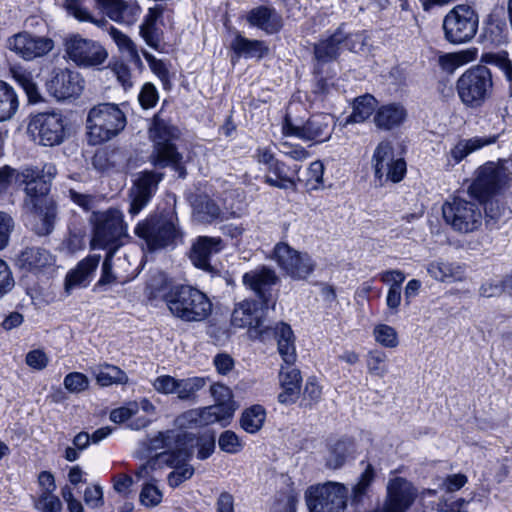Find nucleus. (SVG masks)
Wrapping results in <instances>:
<instances>
[{"mask_svg":"<svg viewBox=\"0 0 512 512\" xmlns=\"http://www.w3.org/2000/svg\"><path fill=\"white\" fill-rule=\"evenodd\" d=\"M57 175L55 164L28 166L18 172L16 179L24 185V209L33 215L32 229L39 236L49 235L57 219L56 202L49 197L53 179Z\"/></svg>","mask_w":512,"mask_h":512,"instance_id":"f257e3e1","label":"nucleus"},{"mask_svg":"<svg viewBox=\"0 0 512 512\" xmlns=\"http://www.w3.org/2000/svg\"><path fill=\"white\" fill-rule=\"evenodd\" d=\"M134 233L149 252L175 247L183 243L184 236L175 213L151 214L136 225Z\"/></svg>","mask_w":512,"mask_h":512,"instance_id":"f03ea898","label":"nucleus"},{"mask_svg":"<svg viewBox=\"0 0 512 512\" xmlns=\"http://www.w3.org/2000/svg\"><path fill=\"white\" fill-rule=\"evenodd\" d=\"M149 137L153 143L151 163L160 168L171 167L180 178H184L186 169L182 162L183 156L178 152L175 144V141L180 138L178 127L155 115L149 128Z\"/></svg>","mask_w":512,"mask_h":512,"instance_id":"7ed1b4c3","label":"nucleus"},{"mask_svg":"<svg viewBox=\"0 0 512 512\" xmlns=\"http://www.w3.org/2000/svg\"><path fill=\"white\" fill-rule=\"evenodd\" d=\"M163 299L170 313L183 322H202L212 313L213 304L201 290L191 285L173 286Z\"/></svg>","mask_w":512,"mask_h":512,"instance_id":"20e7f679","label":"nucleus"},{"mask_svg":"<svg viewBox=\"0 0 512 512\" xmlns=\"http://www.w3.org/2000/svg\"><path fill=\"white\" fill-rule=\"evenodd\" d=\"M275 339L278 344V352L287 365L286 367L282 366L279 373L283 391L278 395V400L283 404L294 403L300 393L302 377L300 371L292 367L296 361V349L291 327L286 323L279 324L275 328Z\"/></svg>","mask_w":512,"mask_h":512,"instance_id":"39448f33","label":"nucleus"},{"mask_svg":"<svg viewBox=\"0 0 512 512\" xmlns=\"http://www.w3.org/2000/svg\"><path fill=\"white\" fill-rule=\"evenodd\" d=\"M90 222L92 224L90 243L92 249L116 252L129 238L124 215L117 208L93 212Z\"/></svg>","mask_w":512,"mask_h":512,"instance_id":"423d86ee","label":"nucleus"},{"mask_svg":"<svg viewBox=\"0 0 512 512\" xmlns=\"http://www.w3.org/2000/svg\"><path fill=\"white\" fill-rule=\"evenodd\" d=\"M124 112L114 103L93 106L86 118L88 141L92 145L102 144L119 135L126 127Z\"/></svg>","mask_w":512,"mask_h":512,"instance_id":"0eeeda50","label":"nucleus"},{"mask_svg":"<svg viewBox=\"0 0 512 512\" xmlns=\"http://www.w3.org/2000/svg\"><path fill=\"white\" fill-rule=\"evenodd\" d=\"M461 103L470 109L482 107L494 92L492 71L485 65H475L463 72L456 81Z\"/></svg>","mask_w":512,"mask_h":512,"instance_id":"6e6552de","label":"nucleus"},{"mask_svg":"<svg viewBox=\"0 0 512 512\" xmlns=\"http://www.w3.org/2000/svg\"><path fill=\"white\" fill-rule=\"evenodd\" d=\"M477 13L468 5H457L443 19L444 38L451 44L471 41L478 30Z\"/></svg>","mask_w":512,"mask_h":512,"instance_id":"1a4fd4ad","label":"nucleus"},{"mask_svg":"<svg viewBox=\"0 0 512 512\" xmlns=\"http://www.w3.org/2000/svg\"><path fill=\"white\" fill-rule=\"evenodd\" d=\"M444 221L451 228L460 233H470L477 230L482 224V211L476 202L453 197L442 206Z\"/></svg>","mask_w":512,"mask_h":512,"instance_id":"9d476101","label":"nucleus"},{"mask_svg":"<svg viewBox=\"0 0 512 512\" xmlns=\"http://www.w3.org/2000/svg\"><path fill=\"white\" fill-rule=\"evenodd\" d=\"M335 121L332 115L320 113L309 117L304 123L294 122L287 114L282 123L284 136H294L303 141L323 143L330 139Z\"/></svg>","mask_w":512,"mask_h":512,"instance_id":"9b49d317","label":"nucleus"},{"mask_svg":"<svg viewBox=\"0 0 512 512\" xmlns=\"http://www.w3.org/2000/svg\"><path fill=\"white\" fill-rule=\"evenodd\" d=\"M511 179L512 174L503 162H487L478 168L469 193L478 200H485L499 193Z\"/></svg>","mask_w":512,"mask_h":512,"instance_id":"f8f14e48","label":"nucleus"},{"mask_svg":"<svg viewBox=\"0 0 512 512\" xmlns=\"http://www.w3.org/2000/svg\"><path fill=\"white\" fill-rule=\"evenodd\" d=\"M348 489L338 482L311 486L306 491L309 512H342L347 505Z\"/></svg>","mask_w":512,"mask_h":512,"instance_id":"ddd939ff","label":"nucleus"},{"mask_svg":"<svg viewBox=\"0 0 512 512\" xmlns=\"http://www.w3.org/2000/svg\"><path fill=\"white\" fill-rule=\"evenodd\" d=\"M263 308H260L254 300H245L239 303L233 310L231 323L234 327H249L250 336L265 341L270 336L275 337V328L265 324ZM282 322H280L281 324Z\"/></svg>","mask_w":512,"mask_h":512,"instance_id":"4468645a","label":"nucleus"},{"mask_svg":"<svg viewBox=\"0 0 512 512\" xmlns=\"http://www.w3.org/2000/svg\"><path fill=\"white\" fill-rule=\"evenodd\" d=\"M273 259L286 275L295 280H305L316 266L308 253L297 251L285 242L276 244Z\"/></svg>","mask_w":512,"mask_h":512,"instance_id":"2eb2a0df","label":"nucleus"},{"mask_svg":"<svg viewBox=\"0 0 512 512\" xmlns=\"http://www.w3.org/2000/svg\"><path fill=\"white\" fill-rule=\"evenodd\" d=\"M64 50L68 58L80 67L102 65L108 57L105 48L98 42L72 34L64 40Z\"/></svg>","mask_w":512,"mask_h":512,"instance_id":"dca6fc26","label":"nucleus"},{"mask_svg":"<svg viewBox=\"0 0 512 512\" xmlns=\"http://www.w3.org/2000/svg\"><path fill=\"white\" fill-rule=\"evenodd\" d=\"M375 183L383 186L387 181L400 182L406 174V162L402 158L394 159V150L390 142L378 144L373 154Z\"/></svg>","mask_w":512,"mask_h":512,"instance_id":"f3484780","label":"nucleus"},{"mask_svg":"<svg viewBox=\"0 0 512 512\" xmlns=\"http://www.w3.org/2000/svg\"><path fill=\"white\" fill-rule=\"evenodd\" d=\"M28 131L38 139L39 144L48 147L61 144L66 136L63 116L57 112H44L32 116Z\"/></svg>","mask_w":512,"mask_h":512,"instance_id":"a211bd4d","label":"nucleus"},{"mask_svg":"<svg viewBox=\"0 0 512 512\" xmlns=\"http://www.w3.org/2000/svg\"><path fill=\"white\" fill-rule=\"evenodd\" d=\"M83 83L78 72L68 68H54L46 82V87L50 95L57 100H67L81 94Z\"/></svg>","mask_w":512,"mask_h":512,"instance_id":"6ab92c4d","label":"nucleus"},{"mask_svg":"<svg viewBox=\"0 0 512 512\" xmlns=\"http://www.w3.org/2000/svg\"><path fill=\"white\" fill-rule=\"evenodd\" d=\"M7 47L24 60H33L52 51L54 41L48 37L20 32L8 38Z\"/></svg>","mask_w":512,"mask_h":512,"instance_id":"aec40b11","label":"nucleus"},{"mask_svg":"<svg viewBox=\"0 0 512 512\" xmlns=\"http://www.w3.org/2000/svg\"><path fill=\"white\" fill-rule=\"evenodd\" d=\"M279 281L276 272L267 266H261L246 272L242 277L245 287L254 292L255 296L266 308L269 305L274 308L275 299L272 294V287Z\"/></svg>","mask_w":512,"mask_h":512,"instance_id":"412c9836","label":"nucleus"},{"mask_svg":"<svg viewBox=\"0 0 512 512\" xmlns=\"http://www.w3.org/2000/svg\"><path fill=\"white\" fill-rule=\"evenodd\" d=\"M162 174L154 171L142 172L131 189L132 198L129 213L136 216L149 203L158 188Z\"/></svg>","mask_w":512,"mask_h":512,"instance_id":"4be33fe9","label":"nucleus"},{"mask_svg":"<svg viewBox=\"0 0 512 512\" xmlns=\"http://www.w3.org/2000/svg\"><path fill=\"white\" fill-rule=\"evenodd\" d=\"M223 248V240L220 237L200 236L192 246L190 259L197 268L208 273H214L215 270L210 263V258Z\"/></svg>","mask_w":512,"mask_h":512,"instance_id":"5701e85b","label":"nucleus"},{"mask_svg":"<svg viewBox=\"0 0 512 512\" xmlns=\"http://www.w3.org/2000/svg\"><path fill=\"white\" fill-rule=\"evenodd\" d=\"M99 8L113 21L121 24H134L140 13L141 7L136 1L125 0H95Z\"/></svg>","mask_w":512,"mask_h":512,"instance_id":"b1692460","label":"nucleus"},{"mask_svg":"<svg viewBox=\"0 0 512 512\" xmlns=\"http://www.w3.org/2000/svg\"><path fill=\"white\" fill-rule=\"evenodd\" d=\"M345 40L344 25H340L333 34L321 39L314 45V58L317 61L315 73L320 74V65L335 61L342 50Z\"/></svg>","mask_w":512,"mask_h":512,"instance_id":"393cba45","label":"nucleus"},{"mask_svg":"<svg viewBox=\"0 0 512 512\" xmlns=\"http://www.w3.org/2000/svg\"><path fill=\"white\" fill-rule=\"evenodd\" d=\"M22 270L32 273L42 272L55 264V257L45 248L27 247L17 257Z\"/></svg>","mask_w":512,"mask_h":512,"instance_id":"a878e982","label":"nucleus"},{"mask_svg":"<svg viewBox=\"0 0 512 512\" xmlns=\"http://www.w3.org/2000/svg\"><path fill=\"white\" fill-rule=\"evenodd\" d=\"M100 260L101 256L99 254L88 255L81 260L77 266L67 274L65 279L66 290L88 286L94 277Z\"/></svg>","mask_w":512,"mask_h":512,"instance_id":"bb28decb","label":"nucleus"},{"mask_svg":"<svg viewBox=\"0 0 512 512\" xmlns=\"http://www.w3.org/2000/svg\"><path fill=\"white\" fill-rule=\"evenodd\" d=\"M387 490L389 498L387 503L401 512H405L412 505L416 497V490L412 484L401 477L391 480Z\"/></svg>","mask_w":512,"mask_h":512,"instance_id":"cd10ccee","label":"nucleus"},{"mask_svg":"<svg viewBox=\"0 0 512 512\" xmlns=\"http://www.w3.org/2000/svg\"><path fill=\"white\" fill-rule=\"evenodd\" d=\"M300 166L288 167L284 162L277 160L267 169L264 182L272 187L287 190H296L294 176L298 174Z\"/></svg>","mask_w":512,"mask_h":512,"instance_id":"c85d7f7f","label":"nucleus"},{"mask_svg":"<svg viewBox=\"0 0 512 512\" xmlns=\"http://www.w3.org/2000/svg\"><path fill=\"white\" fill-rule=\"evenodd\" d=\"M247 20L252 26H256L267 33H275L282 27V19L274 8L259 6L252 9Z\"/></svg>","mask_w":512,"mask_h":512,"instance_id":"c756f323","label":"nucleus"},{"mask_svg":"<svg viewBox=\"0 0 512 512\" xmlns=\"http://www.w3.org/2000/svg\"><path fill=\"white\" fill-rule=\"evenodd\" d=\"M407 111L397 103H390L379 107L374 115L375 125L379 129L391 130L400 126L406 119Z\"/></svg>","mask_w":512,"mask_h":512,"instance_id":"7c9ffc66","label":"nucleus"},{"mask_svg":"<svg viewBox=\"0 0 512 512\" xmlns=\"http://www.w3.org/2000/svg\"><path fill=\"white\" fill-rule=\"evenodd\" d=\"M91 373L95 377L97 384L101 387L123 385L128 382V376L121 368L108 363L93 367Z\"/></svg>","mask_w":512,"mask_h":512,"instance_id":"2f4dec72","label":"nucleus"},{"mask_svg":"<svg viewBox=\"0 0 512 512\" xmlns=\"http://www.w3.org/2000/svg\"><path fill=\"white\" fill-rule=\"evenodd\" d=\"M20 106L18 94L14 87L0 80V122L11 120Z\"/></svg>","mask_w":512,"mask_h":512,"instance_id":"473e14b6","label":"nucleus"},{"mask_svg":"<svg viewBox=\"0 0 512 512\" xmlns=\"http://www.w3.org/2000/svg\"><path fill=\"white\" fill-rule=\"evenodd\" d=\"M163 14V7L156 5L148 9L143 23L140 25V35L144 41L152 48H157L160 42L158 28L156 27L157 20Z\"/></svg>","mask_w":512,"mask_h":512,"instance_id":"72a5a7b5","label":"nucleus"},{"mask_svg":"<svg viewBox=\"0 0 512 512\" xmlns=\"http://www.w3.org/2000/svg\"><path fill=\"white\" fill-rule=\"evenodd\" d=\"M427 272L432 278L441 282L461 280L464 273L461 265L441 259L430 262L427 265Z\"/></svg>","mask_w":512,"mask_h":512,"instance_id":"f704fd0d","label":"nucleus"},{"mask_svg":"<svg viewBox=\"0 0 512 512\" xmlns=\"http://www.w3.org/2000/svg\"><path fill=\"white\" fill-rule=\"evenodd\" d=\"M496 140L497 136L473 137L470 139H462L450 150L449 155L453 159L454 163L457 164L461 162L470 153L484 146L493 144L496 142Z\"/></svg>","mask_w":512,"mask_h":512,"instance_id":"c9c22d12","label":"nucleus"},{"mask_svg":"<svg viewBox=\"0 0 512 512\" xmlns=\"http://www.w3.org/2000/svg\"><path fill=\"white\" fill-rule=\"evenodd\" d=\"M192 440L193 435L190 433L189 438L182 440L181 443H177V446L158 453L155 458L156 462L163 463L171 468H177L187 463L189 454L186 446Z\"/></svg>","mask_w":512,"mask_h":512,"instance_id":"e433bc0d","label":"nucleus"},{"mask_svg":"<svg viewBox=\"0 0 512 512\" xmlns=\"http://www.w3.org/2000/svg\"><path fill=\"white\" fill-rule=\"evenodd\" d=\"M377 100L371 94H365L355 98L353 111L346 119V123H362L366 121L376 110Z\"/></svg>","mask_w":512,"mask_h":512,"instance_id":"4c0bfd02","label":"nucleus"},{"mask_svg":"<svg viewBox=\"0 0 512 512\" xmlns=\"http://www.w3.org/2000/svg\"><path fill=\"white\" fill-rule=\"evenodd\" d=\"M189 436L190 433L188 432H178L175 430L159 432L149 440L148 449L150 451H165L167 449H171V447L177 446V443H181L182 440L188 439Z\"/></svg>","mask_w":512,"mask_h":512,"instance_id":"58836bf2","label":"nucleus"},{"mask_svg":"<svg viewBox=\"0 0 512 512\" xmlns=\"http://www.w3.org/2000/svg\"><path fill=\"white\" fill-rule=\"evenodd\" d=\"M194 215L198 221L211 223L221 215L219 206L207 196H199L194 202Z\"/></svg>","mask_w":512,"mask_h":512,"instance_id":"ea45409f","label":"nucleus"},{"mask_svg":"<svg viewBox=\"0 0 512 512\" xmlns=\"http://www.w3.org/2000/svg\"><path fill=\"white\" fill-rule=\"evenodd\" d=\"M476 57V49H467L460 52L447 53L439 57V65L443 70L447 72H453L458 67L474 61Z\"/></svg>","mask_w":512,"mask_h":512,"instance_id":"a19ab883","label":"nucleus"},{"mask_svg":"<svg viewBox=\"0 0 512 512\" xmlns=\"http://www.w3.org/2000/svg\"><path fill=\"white\" fill-rule=\"evenodd\" d=\"M265 417V409L261 405H253L242 413L240 426L248 433H256L263 426Z\"/></svg>","mask_w":512,"mask_h":512,"instance_id":"79ce46f5","label":"nucleus"},{"mask_svg":"<svg viewBox=\"0 0 512 512\" xmlns=\"http://www.w3.org/2000/svg\"><path fill=\"white\" fill-rule=\"evenodd\" d=\"M197 410L201 427L230 418L233 414V409L230 405H212Z\"/></svg>","mask_w":512,"mask_h":512,"instance_id":"37998d69","label":"nucleus"},{"mask_svg":"<svg viewBox=\"0 0 512 512\" xmlns=\"http://www.w3.org/2000/svg\"><path fill=\"white\" fill-rule=\"evenodd\" d=\"M232 49L238 55L245 57H262L267 51L264 43L259 40H249L238 35L232 42Z\"/></svg>","mask_w":512,"mask_h":512,"instance_id":"c03bdc74","label":"nucleus"},{"mask_svg":"<svg viewBox=\"0 0 512 512\" xmlns=\"http://www.w3.org/2000/svg\"><path fill=\"white\" fill-rule=\"evenodd\" d=\"M64 7L68 14L81 22H90L98 27H103L108 24L104 18L96 19L92 16L89 10L83 6L81 0H65Z\"/></svg>","mask_w":512,"mask_h":512,"instance_id":"a18cd8bd","label":"nucleus"},{"mask_svg":"<svg viewBox=\"0 0 512 512\" xmlns=\"http://www.w3.org/2000/svg\"><path fill=\"white\" fill-rule=\"evenodd\" d=\"M206 385L203 377H191L177 380L176 394L181 400L193 399L196 393Z\"/></svg>","mask_w":512,"mask_h":512,"instance_id":"49530a36","label":"nucleus"},{"mask_svg":"<svg viewBox=\"0 0 512 512\" xmlns=\"http://www.w3.org/2000/svg\"><path fill=\"white\" fill-rule=\"evenodd\" d=\"M484 202V211H485V220L486 225L491 228L494 227L503 217L507 214V207L500 202L499 199L494 198H486L485 200H480Z\"/></svg>","mask_w":512,"mask_h":512,"instance_id":"de8ad7c7","label":"nucleus"},{"mask_svg":"<svg viewBox=\"0 0 512 512\" xmlns=\"http://www.w3.org/2000/svg\"><path fill=\"white\" fill-rule=\"evenodd\" d=\"M375 341L386 348H395L399 344L396 330L387 324H378L373 329Z\"/></svg>","mask_w":512,"mask_h":512,"instance_id":"09e8293b","label":"nucleus"},{"mask_svg":"<svg viewBox=\"0 0 512 512\" xmlns=\"http://www.w3.org/2000/svg\"><path fill=\"white\" fill-rule=\"evenodd\" d=\"M349 449L346 441H337L329 448L326 464L329 468L338 469L346 461Z\"/></svg>","mask_w":512,"mask_h":512,"instance_id":"8fccbe9b","label":"nucleus"},{"mask_svg":"<svg viewBox=\"0 0 512 512\" xmlns=\"http://www.w3.org/2000/svg\"><path fill=\"white\" fill-rule=\"evenodd\" d=\"M33 506L41 512L62 511V503L54 493H40L38 497H33Z\"/></svg>","mask_w":512,"mask_h":512,"instance_id":"3c124183","label":"nucleus"},{"mask_svg":"<svg viewBox=\"0 0 512 512\" xmlns=\"http://www.w3.org/2000/svg\"><path fill=\"white\" fill-rule=\"evenodd\" d=\"M386 359L387 356L384 352L379 350L370 351L367 356L368 372L378 377H384L388 372L385 365Z\"/></svg>","mask_w":512,"mask_h":512,"instance_id":"603ef678","label":"nucleus"},{"mask_svg":"<svg viewBox=\"0 0 512 512\" xmlns=\"http://www.w3.org/2000/svg\"><path fill=\"white\" fill-rule=\"evenodd\" d=\"M14 78L26 92L30 103H37L40 100L41 96L31 73L26 71L14 72Z\"/></svg>","mask_w":512,"mask_h":512,"instance_id":"864d4df0","label":"nucleus"},{"mask_svg":"<svg viewBox=\"0 0 512 512\" xmlns=\"http://www.w3.org/2000/svg\"><path fill=\"white\" fill-rule=\"evenodd\" d=\"M218 444L219 448L228 454H237L244 446L239 436L231 430H226L220 434Z\"/></svg>","mask_w":512,"mask_h":512,"instance_id":"5fc2aeb1","label":"nucleus"},{"mask_svg":"<svg viewBox=\"0 0 512 512\" xmlns=\"http://www.w3.org/2000/svg\"><path fill=\"white\" fill-rule=\"evenodd\" d=\"M374 480V469L371 464H368L364 472L361 474L357 484L352 488V500L359 502L362 497L367 493V490Z\"/></svg>","mask_w":512,"mask_h":512,"instance_id":"6e6d98bb","label":"nucleus"},{"mask_svg":"<svg viewBox=\"0 0 512 512\" xmlns=\"http://www.w3.org/2000/svg\"><path fill=\"white\" fill-rule=\"evenodd\" d=\"M108 32L110 37L117 44L120 50L126 51L132 58H135L138 61H140L136 46L126 34H124L123 32H121L113 26L109 27Z\"/></svg>","mask_w":512,"mask_h":512,"instance_id":"4d7b16f0","label":"nucleus"},{"mask_svg":"<svg viewBox=\"0 0 512 512\" xmlns=\"http://www.w3.org/2000/svg\"><path fill=\"white\" fill-rule=\"evenodd\" d=\"M116 252H107L101 268V276L94 286V290L116 283L117 276L112 272L113 257Z\"/></svg>","mask_w":512,"mask_h":512,"instance_id":"13d9d810","label":"nucleus"},{"mask_svg":"<svg viewBox=\"0 0 512 512\" xmlns=\"http://www.w3.org/2000/svg\"><path fill=\"white\" fill-rule=\"evenodd\" d=\"M163 494L153 483H145L140 492V502L143 506L153 508L162 502Z\"/></svg>","mask_w":512,"mask_h":512,"instance_id":"bf43d9fd","label":"nucleus"},{"mask_svg":"<svg viewBox=\"0 0 512 512\" xmlns=\"http://www.w3.org/2000/svg\"><path fill=\"white\" fill-rule=\"evenodd\" d=\"M216 437L213 431H206L197 439V457L200 460L209 458L215 450Z\"/></svg>","mask_w":512,"mask_h":512,"instance_id":"052dcab7","label":"nucleus"},{"mask_svg":"<svg viewBox=\"0 0 512 512\" xmlns=\"http://www.w3.org/2000/svg\"><path fill=\"white\" fill-rule=\"evenodd\" d=\"M63 384L70 393H80L88 389L89 380L83 373L71 372L65 376Z\"/></svg>","mask_w":512,"mask_h":512,"instance_id":"680f3d73","label":"nucleus"},{"mask_svg":"<svg viewBox=\"0 0 512 512\" xmlns=\"http://www.w3.org/2000/svg\"><path fill=\"white\" fill-rule=\"evenodd\" d=\"M194 475V468L188 463H185L177 468H174L167 476V482L170 487L176 488L183 482L189 480Z\"/></svg>","mask_w":512,"mask_h":512,"instance_id":"e2e57ef3","label":"nucleus"},{"mask_svg":"<svg viewBox=\"0 0 512 512\" xmlns=\"http://www.w3.org/2000/svg\"><path fill=\"white\" fill-rule=\"evenodd\" d=\"M174 424L178 432H186L187 429L201 427L199 424L198 410L190 409L179 415Z\"/></svg>","mask_w":512,"mask_h":512,"instance_id":"0e129e2a","label":"nucleus"},{"mask_svg":"<svg viewBox=\"0 0 512 512\" xmlns=\"http://www.w3.org/2000/svg\"><path fill=\"white\" fill-rule=\"evenodd\" d=\"M14 226L12 216L7 212L0 211V251L8 246Z\"/></svg>","mask_w":512,"mask_h":512,"instance_id":"69168bd1","label":"nucleus"},{"mask_svg":"<svg viewBox=\"0 0 512 512\" xmlns=\"http://www.w3.org/2000/svg\"><path fill=\"white\" fill-rule=\"evenodd\" d=\"M139 405L137 402L132 401L125 406L113 409L110 413V420L114 423H123L137 414Z\"/></svg>","mask_w":512,"mask_h":512,"instance_id":"338daca9","label":"nucleus"},{"mask_svg":"<svg viewBox=\"0 0 512 512\" xmlns=\"http://www.w3.org/2000/svg\"><path fill=\"white\" fill-rule=\"evenodd\" d=\"M138 99L144 109L154 107L159 99L156 87L152 83H145L139 93Z\"/></svg>","mask_w":512,"mask_h":512,"instance_id":"774afa93","label":"nucleus"}]
</instances>
